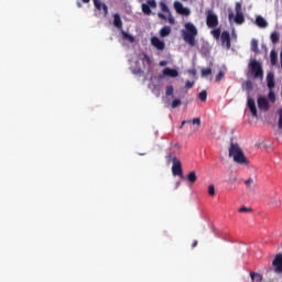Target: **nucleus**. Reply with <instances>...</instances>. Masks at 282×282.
Instances as JSON below:
<instances>
[{
	"label": "nucleus",
	"mask_w": 282,
	"mask_h": 282,
	"mask_svg": "<svg viewBox=\"0 0 282 282\" xmlns=\"http://www.w3.org/2000/svg\"><path fill=\"white\" fill-rule=\"evenodd\" d=\"M182 36L185 43L189 44L191 47H195V37L197 36V28L195 24L191 22L185 23V30L182 32Z\"/></svg>",
	"instance_id": "obj_1"
},
{
	"label": "nucleus",
	"mask_w": 282,
	"mask_h": 282,
	"mask_svg": "<svg viewBox=\"0 0 282 282\" xmlns=\"http://www.w3.org/2000/svg\"><path fill=\"white\" fill-rule=\"evenodd\" d=\"M229 158H234L236 164H248V159L243 154V150L237 143H231L229 148Z\"/></svg>",
	"instance_id": "obj_2"
},
{
	"label": "nucleus",
	"mask_w": 282,
	"mask_h": 282,
	"mask_svg": "<svg viewBox=\"0 0 282 282\" xmlns=\"http://www.w3.org/2000/svg\"><path fill=\"white\" fill-rule=\"evenodd\" d=\"M248 67L253 78H259L260 80H263V66L259 61L250 59Z\"/></svg>",
	"instance_id": "obj_3"
},
{
	"label": "nucleus",
	"mask_w": 282,
	"mask_h": 282,
	"mask_svg": "<svg viewBox=\"0 0 282 282\" xmlns=\"http://www.w3.org/2000/svg\"><path fill=\"white\" fill-rule=\"evenodd\" d=\"M180 143H171L165 154V160L167 164H171V162H175V160H177V152L180 151Z\"/></svg>",
	"instance_id": "obj_4"
},
{
	"label": "nucleus",
	"mask_w": 282,
	"mask_h": 282,
	"mask_svg": "<svg viewBox=\"0 0 282 282\" xmlns=\"http://www.w3.org/2000/svg\"><path fill=\"white\" fill-rule=\"evenodd\" d=\"M206 25L210 29H215L219 25V18L210 9L206 11Z\"/></svg>",
	"instance_id": "obj_5"
},
{
	"label": "nucleus",
	"mask_w": 282,
	"mask_h": 282,
	"mask_svg": "<svg viewBox=\"0 0 282 282\" xmlns=\"http://www.w3.org/2000/svg\"><path fill=\"white\" fill-rule=\"evenodd\" d=\"M172 175L184 177V171L182 170V161H180V159H174V162H172Z\"/></svg>",
	"instance_id": "obj_6"
},
{
	"label": "nucleus",
	"mask_w": 282,
	"mask_h": 282,
	"mask_svg": "<svg viewBox=\"0 0 282 282\" xmlns=\"http://www.w3.org/2000/svg\"><path fill=\"white\" fill-rule=\"evenodd\" d=\"M174 10L182 17H191V9L184 7L180 1H174Z\"/></svg>",
	"instance_id": "obj_7"
},
{
	"label": "nucleus",
	"mask_w": 282,
	"mask_h": 282,
	"mask_svg": "<svg viewBox=\"0 0 282 282\" xmlns=\"http://www.w3.org/2000/svg\"><path fill=\"white\" fill-rule=\"evenodd\" d=\"M93 1L96 10H98L99 12L102 10L104 17L105 18L109 17V7H107L105 2H101L100 0H93Z\"/></svg>",
	"instance_id": "obj_8"
},
{
	"label": "nucleus",
	"mask_w": 282,
	"mask_h": 282,
	"mask_svg": "<svg viewBox=\"0 0 282 282\" xmlns=\"http://www.w3.org/2000/svg\"><path fill=\"white\" fill-rule=\"evenodd\" d=\"M272 265L274 268V272L278 274H282V254L279 253L275 256L274 260L272 261Z\"/></svg>",
	"instance_id": "obj_9"
},
{
	"label": "nucleus",
	"mask_w": 282,
	"mask_h": 282,
	"mask_svg": "<svg viewBox=\"0 0 282 282\" xmlns=\"http://www.w3.org/2000/svg\"><path fill=\"white\" fill-rule=\"evenodd\" d=\"M221 45H225L226 50H230V32L224 31L220 35Z\"/></svg>",
	"instance_id": "obj_10"
},
{
	"label": "nucleus",
	"mask_w": 282,
	"mask_h": 282,
	"mask_svg": "<svg viewBox=\"0 0 282 282\" xmlns=\"http://www.w3.org/2000/svg\"><path fill=\"white\" fill-rule=\"evenodd\" d=\"M258 107L261 111H269L270 110V102L265 97L258 98Z\"/></svg>",
	"instance_id": "obj_11"
},
{
	"label": "nucleus",
	"mask_w": 282,
	"mask_h": 282,
	"mask_svg": "<svg viewBox=\"0 0 282 282\" xmlns=\"http://www.w3.org/2000/svg\"><path fill=\"white\" fill-rule=\"evenodd\" d=\"M163 76H169L170 78H177V76H180V73L177 72V69L174 68H164L162 72Z\"/></svg>",
	"instance_id": "obj_12"
},
{
	"label": "nucleus",
	"mask_w": 282,
	"mask_h": 282,
	"mask_svg": "<svg viewBox=\"0 0 282 282\" xmlns=\"http://www.w3.org/2000/svg\"><path fill=\"white\" fill-rule=\"evenodd\" d=\"M276 83L274 82V73L270 72L267 74V87L272 90L274 89Z\"/></svg>",
	"instance_id": "obj_13"
},
{
	"label": "nucleus",
	"mask_w": 282,
	"mask_h": 282,
	"mask_svg": "<svg viewBox=\"0 0 282 282\" xmlns=\"http://www.w3.org/2000/svg\"><path fill=\"white\" fill-rule=\"evenodd\" d=\"M247 105L249 107V111H251V116H253V118H257V104L254 102V99L248 98Z\"/></svg>",
	"instance_id": "obj_14"
},
{
	"label": "nucleus",
	"mask_w": 282,
	"mask_h": 282,
	"mask_svg": "<svg viewBox=\"0 0 282 282\" xmlns=\"http://www.w3.org/2000/svg\"><path fill=\"white\" fill-rule=\"evenodd\" d=\"M151 43L156 50L163 51L165 47L164 41L160 40L159 37H152Z\"/></svg>",
	"instance_id": "obj_15"
},
{
	"label": "nucleus",
	"mask_w": 282,
	"mask_h": 282,
	"mask_svg": "<svg viewBox=\"0 0 282 282\" xmlns=\"http://www.w3.org/2000/svg\"><path fill=\"white\" fill-rule=\"evenodd\" d=\"M256 25H258V28H268V21H265L263 17L258 15L256 18Z\"/></svg>",
	"instance_id": "obj_16"
},
{
	"label": "nucleus",
	"mask_w": 282,
	"mask_h": 282,
	"mask_svg": "<svg viewBox=\"0 0 282 282\" xmlns=\"http://www.w3.org/2000/svg\"><path fill=\"white\" fill-rule=\"evenodd\" d=\"M113 25H115V28H118L119 30L122 29V19L120 18V14H118V13L113 14Z\"/></svg>",
	"instance_id": "obj_17"
},
{
	"label": "nucleus",
	"mask_w": 282,
	"mask_h": 282,
	"mask_svg": "<svg viewBox=\"0 0 282 282\" xmlns=\"http://www.w3.org/2000/svg\"><path fill=\"white\" fill-rule=\"evenodd\" d=\"M191 122H192V124H197V127H200L202 119L194 118L193 120H184V121H182L181 129H182V127H184L185 124H189Z\"/></svg>",
	"instance_id": "obj_18"
},
{
	"label": "nucleus",
	"mask_w": 282,
	"mask_h": 282,
	"mask_svg": "<svg viewBox=\"0 0 282 282\" xmlns=\"http://www.w3.org/2000/svg\"><path fill=\"white\" fill-rule=\"evenodd\" d=\"M270 205L273 206V208H279V206H281V197L279 196H272L270 198Z\"/></svg>",
	"instance_id": "obj_19"
},
{
	"label": "nucleus",
	"mask_w": 282,
	"mask_h": 282,
	"mask_svg": "<svg viewBox=\"0 0 282 282\" xmlns=\"http://www.w3.org/2000/svg\"><path fill=\"white\" fill-rule=\"evenodd\" d=\"M186 180L188 184H195V182H197V174L195 173V171L189 172L186 176Z\"/></svg>",
	"instance_id": "obj_20"
},
{
	"label": "nucleus",
	"mask_w": 282,
	"mask_h": 282,
	"mask_svg": "<svg viewBox=\"0 0 282 282\" xmlns=\"http://www.w3.org/2000/svg\"><path fill=\"white\" fill-rule=\"evenodd\" d=\"M271 43H273V45H276V43H279V41H281V35L279 34V32L274 31L271 33Z\"/></svg>",
	"instance_id": "obj_21"
},
{
	"label": "nucleus",
	"mask_w": 282,
	"mask_h": 282,
	"mask_svg": "<svg viewBox=\"0 0 282 282\" xmlns=\"http://www.w3.org/2000/svg\"><path fill=\"white\" fill-rule=\"evenodd\" d=\"M169 34H171V26H163L161 30H160V36L162 39L169 36Z\"/></svg>",
	"instance_id": "obj_22"
},
{
	"label": "nucleus",
	"mask_w": 282,
	"mask_h": 282,
	"mask_svg": "<svg viewBox=\"0 0 282 282\" xmlns=\"http://www.w3.org/2000/svg\"><path fill=\"white\" fill-rule=\"evenodd\" d=\"M210 34L216 41H219L221 39V29H214L210 31Z\"/></svg>",
	"instance_id": "obj_23"
},
{
	"label": "nucleus",
	"mask_w": 282,
	"mask_h": 282,
	"mask_svg": "<svg viewBox=\"0 0 282 282\" xmlns=\"http://www.w3.org/2000/svg\"><path fill=\"white\" fill-rule=\"evenodd\" d=\"M278 59H279V55L276 54V51L272 50L270 53L271 65H276Z\"/></svg>",
	"instance_id": "obj_24"
},
{
	"label": "nucleus",
	"mask_w": 282,
	"mask_h": 282,
	"mask_svg": "<svg viewBox=\"0 0 282 282\" xmlns=\"http://www.w3.org/2000/svg\"><path fill=\"white\" fill-rule=\"evenodd\" d=\"M141 8H142L143 14H147V17H151L152 11H151V7H149V4L143 3V4L141 6Z\"/></svg>",
	"instance_id": "obj_25"
},
{
	"label": "nucleus",
	"mask_w": 282,
	"mask_h": 282,
	"mask_svg": "<svg viewBox=\"0 0 282 282\" xmlns=\"http://www.w3.org/2000/svg\"><path fill=\"white\" fill-rule=\"evenodd\" d=\"M251 52H254V54H259V41H251Z\"/></svg>",
	"instance_id": "obj_26"
},
{
	"label": "nucleus",
	"mask_w": 282,
	"mask_h": 282,
	"mask_svg": "<svg viewBox=\"0 0 282 282\" xmlns=\"http://www.w3.org/2000/svg\"><path fill=\"white\" fill-rule=\"evenodd\" d=\"M235 21L238 25H241L246 21L243 13H236Z\"/></svg>",
	"instance_id": "obj_27"
},
{
	"label": "nucleus",
	"mask_w": 282,
	"mask_h": 282,
	"mask_svg": "<svg viewBox=\"0 0 282 282\" xmlns=\"http://www.w3.org/2000/svg\"><path fill=\"white\" fill-rule=\"evenodd\" d=\"M226 78V72L219 70L218 74L215 77L216 83H221Z\"/></svg>",
	"instance_id": "obj_28"
},
{
	"label": "nucleus",
	"mask_w": 282,
	"mask_h": 282,
	"mask_svg": "<svg viewBox=\"0 0 282 282\" xmlns=\"http://www.w3.org/2000/svg\"><path fill=\"white\" fill-rule=\"evenodd\" d=\"M213 74V68H202L200 76L202 78H206V76H210Z\"/></svg>",
	"instance_id": "obj_29"
},
{
	"label": "nucleus",
	"mask_w": 282,
	"mask_h": 282,
	"mask_svg": "<svg viewBox=\"0 0 282 282\" xmlns=\"http://www.w3.org/2000/svg\"><path fill=\"white\" fill-rule=\"evenodd\" d=\"M198 98L200 102H206L207 98H208V93L206 90H202L198 94Z\"/></svg>",
	"instance_id": "obj_30"
},
{
	"label": "nucleus",
	"mask_w": 282,
	"mask_h": 282,
	"mask_svg": "<svg viewBox=\"0 0 282 282\" xmlns=\"http://www.w3.org/2000/svg\"><path fill=\"white\" fill-rule=\"evenodd\" d=\"M250 276H251L252 281H254V276H257V282H262L263 281V275L262 274L251 272Z\"/></svg>",
	"instance_id": "obj_31"
},
{
	"label": "nucleus",
	"mask_w": 282,
	"mask_h": 282,
	"mask_svg": "<svg viewBox=\"0 0 282 282\" xmlns=\"http://www.w3.org/2000/svg\"><path fill=\"white\" fill-rule=\"evenodd\" d=\"M159 6H160L162 12H167V13L171 12V10L169 9V6H166V2H160Z\"/></svg>",
	"instance_id": "obj_32"
},
{
	"label": "nucleus",
	"mask_w": 282,
	"mask_h": 282,
	"mask_svg": "<svg viewBox=\"0 0 282 282\" xmlns=\"http://www.w3.org/2000/svg\"><path fill=\"white\" fill-rule=\"evenodd\" d=\"M268 98L271 102H275L276 101V95L274 94V91L270 90Z\"/></svg>",
	"instance_id": "obj_33"
},
{
	"label": "nucleus",
	"mask_w": 282,
	"mask_h": 282,
	"mask_svg": "<svg viewBox=\"0 0 282 282\" xmlns=\"http://www.w3.org/2000/svg\"><path fill=\"white\" fill-rule=\"evenodd\" d=\"M278 116H279L278 127H279V129L282 130V108L280 110H278Z\"/></svg>",
	"instance_id": "obj_34"
},
{
	"label": "nucleus",
	"mask_w": 282,
	"mask_h": 282,
	"mask_svg": "<svg viewBox=\"0 0 282 282\" xmlns=\"http://www.w3.org/2000/svg\"><path fill=\"white\" fill-rule=\"evenodd\" d=\"M180 105H182V100L181 99H174L172 101V109H177V107H180Z\"/></svg>",
	"instance_id": "obj_35"
},
{
	"label": "nucleus",
	"mask_w": 282,
	"mask_h": 282,
	"mask_svg": "<svg viewBox=\"0 0 282 282\" xmlns=\"http://www.w3.org/2000/svg\"><path fill=\"white\" fill-rule=\"evenodd\" d=\"M245 87H246L247 91H252L254 86L252 85V82L247 80L246 84H245Z\"/></svg>",
	"instance_id": "obj_36"
},
{
	"label": "nucleus",
	"mask_w": 282,
	"mask_h": 282,
	"mask_svg": "<svg viewBox=\"0 0 282 282\" xmlns=\"http://www.w3.org/2000/svg\"><path fill=\"white\" fill-rule=\"evenodd\" d=\"M235 11L236 14H243V12H241V2H236Z\"/></svg>",
	"instance_id": "obj_37"
},
{
	"label": "nucleus",
	"mask_w": 282,
	"mask_h": 282,
	"mask_svg": "<svg viewBox=\"0 0 282 282\" xmlns=\"http://www.w3.org/2000/svg\"><path fill=\"white\" fill-rule=\"evenodd\" d=\"M173 91H174L173 86H166V88H165V95L166 96H172L173 97Z\"/></svg>",
	"instance_id": "obj_38"
},
{
	"label": "nucleus",
	"mask_w": 282,
	"mask_h": 282,
	"mask_svg": "<svg viewBox=\"0 0 282 282\" xmlns=\"http://www.w3.org/2000/svg\"><path fill=\"white\" fill-rule=\"evenodd\" d=\"M147 4L149 8H158V2H155V0H148Z\"/></svg>",
	"instance_id": "obj_39"
},
{
	"label": "nucleus",
	"mask_w": 282,
	"mask_h": 282,
	"mask_svg": "<svg viewBox=\"0 0 282 282\" xmlns=\"http://www.w3.org/2000/svg\"><path fill=\"white\" fill-rule=\"evenodd\" d=\"M245 184L248 188H250V186H252V184H254V178L250 177L247 181H245Z\"/></svg>",
	"instance_id": "obj_40"
},
{
	"label": "nucleus",
	"mask_w": 282,
	"mask_h": 282,
	"mask_svg": "<svg viewBox=\"0 0 282 282\" xmlns=\"http://www.w3.org/2000/svg\"><path fill=\"white\" fill-rule=\"evenodd\" d=\"M208 195H210V197H214V195H215V185H209L208 186Z\"/></svg>",
	"instance_id": "obj_41"
},
{
	"label": "nucleus",
	"mask_w": 282,
	"mask_h": 282,
	"mask_svg": "<svg viewBox=\"0 0 282 282\" xmlns=\"http://www.w3.org/2000/svg\"><path fill=\"white\" fill-rule=\"evenodd\" d=\"M238 213H252V208L250 207H241L238 209Z\"/></svg>",
	"instance_id": "obj_42"
},
{
	"label": "nucleus",
	"mask_w": 282,
	"mask_h": 282,
	"mask_svg": "<svg viewBox=\"0 0 282 282\" xmlns=\"http://www.w3.org/2000/svg\"><path fill=\"white\" fill-rule=\"evenodd\" d=\"M142 61L147 63V65H151V57H149V55L144 54Z\"/></svg>",
	"instance_id": "obj_43"
},
{
	"label": "nucleus",
	"mask_w": 282,
	"mask_h": 282,
	"mask_svg": "<svg viewBox=\"0 0 282 282\" xmlns=\"http://www.w3.org/2000/svg\"><path fill=\"white\" fill-rule=\"evenodd\" d=\"M193 85H195V82L187 80L185 83V89H193Z\"/></svg>",
	"instance_id": "obj_44"
},
{
	"label": "nucleus",
	"mask_w": 282,
	"mask_h": 282,
	"mask_svg": "<svg viewBox=\"0 0 282 282\" xmlns=\"http://www.w3.org/2000/svg\"><path fill=\"white\" fill-rule=\"evenodd\" d=\"M158 17H159V19H163L164 21L166 19V15H164L163 13H158Z\"/></svg>",
	"instance_id": "obj_45"
},
{
	"label": "nucleus",
	"mask_w": 282,
	"mask_h": 282,
	"mask_svg": "<svg viewBox=\"0 0 282 282\" xmlns=\"http://www.w3.org/2000/svg\"><path fill=\"white\" fill-rule=\"evenodd\" d=\"M169 23H171V25H173L175 23V19L169 18Z\"/></svg>",
	"instance_id": "obj_46"
},
{
	"label": "nucleus",
	"mask_w": 282,
	"mask_h": 282,
	"mask_svg": "<svg viewBox=\"0 0 282 282\" xmlns=\"http://www.w3.org/2000/svg\"><path fill=\"white\" fill-rule=\"evenodd\" d=\"M160 66H161V67L166 66V61H162V62H160Z\"/></svg>",
	"instance_id": "obj_47"
},
{
	"label": "nucleus",
	"mask_w": 282,
	"mask_h": 282,
	"mask_svg": "<svg viewBox=\"0 0 282 282\" xmlns=\"http://www.w3.org/2000/svg\"><path fill=\"white\" fill-rule=\"evenodd\" d=\"M197 240H194V242L192 243V248H197Z\"/></svg>",
	"instance_id": "obj_48"
},
{
	"label": "nucleus",
	"mask_w": 282,
	"mask_h": 282,
	"mask_svg": "<svg viewBox=\"0 0 282 282\" xmlns=\"http://www.w3.org/2000/svg\"><path fill=\"white\" fill-rule=\"evenodd\" d=\"M230 182H237V176H232V177L230 178Z\"/></svg>",
	"instance_id": "obj_49"
},
{
	"label": "nucleus",
	"mask_w": 282,
	"mask_h": 282,
	"mask_svg": "<svg viewBox=\"0 0 282 282\" xmlns=\"http://www.w3.org/2000/svg\"><path fill=\"white\" fill-rule=\"evenodd\" d=\"M189 73H192V74H193V76H195V74H197V73L195 72V69L189 70Z\"/></svg>",
	"instance_id": "obj_50"
},
{
	"label": "nucleus",
	"mask_w": 282,
	"mask_h": 282,
	"mask_svg": "<svg viewBox=\"0 0 282 282\" xmlns=\"http://www.w3.org/2000/svg\"><path fill=\"white\" fill-rule=\"evenodd\" d=\"M232 17H235L234 13H229V20L232 19Z\"/></svg>",
	"instance_id": "obj_51"
},
{
	"label": "nucleus",
	"mask_w": 282,
	"mask_h": 282,
	"mask_svg": "<svg viewBox=\"0 0 282 282\" xmlns=\"http://www.w3.org/2000/svg\"><path fill=\"white\" fill-rule=\"evenodd\" d=\"M83 3H89L90 0H82Z\"/></svg>",
	"instance_id": "obj_52"
},
{
	"label": "nucleus",
	"mask_w": 282,
	"mask_h": 282,
	"mask_svg": "<svg viewBox=\"0 0 282 282\" xmlns=\"http://www.w3.org/2000/svg\"><path fill=\"white\" fill-rule=\"evenodd\" d=\"M180 184H181L180 182H176V188H180Z\"/></svg>",
	"instance_id": "obj_53"
},
{
	"label": "nucleus",
	"mask_w": 282,
	"mask_h": 282,
	"mask_svg": "<svg viewBox=\"0 0 282 282\" xmlns=\"http://www.w3.org/2000/svg\"><path fill=\"white\" fill-rule=\"evenodd\" d=\"M77 6H78V8H82V7H83V6L80 4V2H78V4H77Z\"/></svg>",
	"instance_id": "obj_54"
}]
</instances>
